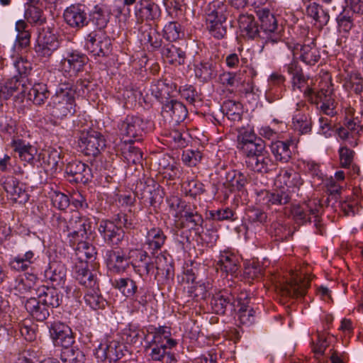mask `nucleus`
<instances>
[{
    "label": "nucleus",
    "instance_id": "obj_1",
    "mask_svg": "<svg viewBox=\"0 0 363 363\" xmlns=\"http://www.w3.org/2000/svg\"><path fill=\"white\" fill-rule=\"evenodd\" d=\"M287 73L291 76L293 89H298L311 103L320 105V110L328 116L335 114L336 102L333 95V89L325 84L318 91L313 87V79L305 75L303 69L296 59L284 65Z\"/></svg>",
    "mask_w": 363,
    "mask_h": 363
},
{
    "label": "nucleus",
    "instance_id": "obj_2",
    "mask_svg": "<svg viewBox=\"0 0 363 363\" xmlns=\"http://www.w3.org/2000/svg\"><path fill=\"white\" fill-rule=\"evenodd\" d=\"M145 352L152 361H163L165 363H175L174 354L169 351L177 345L172 337L171 328L166 325H149L147 328Z\"/></svg>",
    "mask_w": 363,
    "mask_h": 363
},
{
    "label": "nucleus",
    "instance_id": "obj_3",
    "mask_svg": "<svg viewBox=\"0 0 363 363\" xmlns=\"http://www.w3.org/2000/svg\"><path fill=\"white\" fill-rule=\"evenodd\" d=\"M75 94L72 83H60L47 105L48 111L56 118L73 116L76 112Z\"/></svg>",
    "mask_w": 363,
    "mask_h": 363
},
{
    "label": "nucleus",
    "instance_id": "obj_4",
    "mask_svg": "<svg viewBox=\"0 0 363 363\" xmlns=\"http://www.w3.org/2000/svg\"><path fill=\"white\" fill-rule=\"evenodd\" d=\"M77 279L88 289L84 295L86 305L94 310L104 308L107 302L99 292L96 273L87 270L83 264L77 268Z\"/></svg>",
    "mask_w": 363,
    "mask_h": 363
},
{
    "label": "nucleus",
    "instance_id": "obj_5",
    "mask_svg": "<svg viewBox=\"0 0 363 363\" xmlns=\"http://www.w3.org/2000/svg\"><path fill=\"white\" fill-rule=\"evenodd\" d=\"M226 6L220 1H213L206 9V27L210 33L217 39L223 38L227 34Z\"/></svg>",
    "mask_w": 363,
    "mask_h": 363
},
{
    "label": "nucleus",
    "instance_id": "obj_6",
    "mask_svg": "<svg viewBox=\"0 0 363 363\" xmlns=\"http://www.w3.org/2000/svg\"><path fill=\"white\" fill-rule=\"evenodd\" d=\"M323 204L317 199L309 200L300 206H295L291 210L294 219L299 224L313 222L314 225L323 234L320 223V215Z\"/></svg>",
    "mask_w": 363,
    "mask_h": 363
},
{
    "label": "nucleus",
    "instance_id": "obj_7",
    "mask_svg": "<svg viewBox=\"0 0 363 363\" xmlns=\"http://www.w3.org/2000/svg\"><path fill=\"white\" fill-rule=\"evenodd\" d=\"M170 207L177 211L182 228H187L198 233L202 228L203 217L196 210V207L186 203L182 199L175 197L172 199Z\"/></svg>",
    "mask_w": 363,
    "mask_h": 363
},
{
    "label": "nucleus",
    "instance_id": "obj_8",
    "mask_svg": "<svg viewBox=\"0 0 363 363\" xmlns=\"http://www.w3.org/2000/svg\"><path fill=\"white\" fill-rule=\"evenodd\" d=\"M118 128L121 135L136 140H140L143 134L152 130V122L148 120L144 121L136 116H127L118 124Z\"/></svg>",
    "mask_w": 363,
    "mask_h": 363
},
{
    "label": "nucleus",
    "instance_id": "obj_9",
    "mask_svg": "<svg viewBox=\"0 0 363 363\" xmlns=\"http://www.w3.org/2000/svg\"><path fill=\"white\" fill-rule=\"evenodd\" d=\"M59 48L60 42L51 26H47L39 30L35 45V51L38 57L48 60Z\"/></svg>",
    "mask_w": 363,
    "mask_h": 363
},
{
    "label": "nucleus",
    "instance_id": "obj_10",
    "mask_svg": "<svg viewBox=\"0 0 363 363\" xmlns=\"http://www.w3.org/2000/svg\"><path fill=\"white\" fill-rule=\"evenodd\" d=\"M257 14L260 21L259 38L273 43L279 41L281 38V28L278 26L275 16L266 9L258 10Z\"/></svg>",
    "mask_w": 363,
    "mask_h": 363
},
{
    "label": "nucleus",
    "instance_id": "obj_11",
    "mask_svg": "<svg viewBox=\"0 0 363 363\" xmlns=\"http://www.w3.org/2000/svg\"><path fill=\"white\" fill-rule=\"evenodd\" d=\"M78 143L82 152L92 157H96L106 146L102 134L91 129L81 133Z\"/></svg>",
    "mask_w": 363,
    "mask_h": 363
},
{
    "label": "nucleus",
    "instance_id": "obj_12",
    "mask_svg": "<svg viewBox=\"0 0 363 363\" xmlns=\"http://www.w3.org/2000/svg\"><path fill=\"white\" fill-rule=\"evenodd\" d=\"M85 46L93 55L104 57L111 51V40L102 30H94L86 36Z\"/></svg>",
    "mask_w": 363,
    "mask_h": 363
},
{
    "label": "nucleus",
    "instance_id": "obj_13",
    "mask_svg": "<svg viewBox=\"0 0 363 363\" xmlns=\"http://www.w3.org/2000/svg\"><path fill=\"white\" fill-rule=\"evenodd\" d=\"M310 281L309 274L302 272L293 273L290 281L281 287L282 295L291 298L303 296L310 286Z\"/></svg>",
    "mask_w": 363,
    "mask_h": 363
},
{
    "label": "nucleus",
    "instance_id": "obj_14",
    "mask_svg": "<svg viewBox=\"0 0 363 363\" xmlns=\"http://www.w3.org/2000/svg\"><path fill=\"white\" fill-rule=\"evenodd\" d=\"M50 338L56 346H72L74 342V337L72 329L65 323L55 320L47 323Z\"/></svg>",
    "mask_w": 363,
    "mask_h": 363
},
{
    "label": "nucleus",
    "instance_id": "obj_15",
    "mask_svg": "<svg viewBox=\"0 0 363 363\" xmlns=\"http://www.w3.org/2000/svg\"><path fill=\"white\" fill-rule=\"evenodd\" d=\"M65 22L72 28L80 30L89 24L86 6L82 4H73L67 7L63 13Z\"/></svg>",
    "mask_w": 363,
    "mask_h": 363
},
{
    "label": "nucleus",
    "instance_id": "obj_16",
    "mask_svg": "<svg viewBox=\"0 0 363 363\" xmlns=\"http://www.w3.org/2000/svg\"><path fill=\"white\" fill-rule=\"evenodd\" d=\"M288 48L292 52L293 59L297 60L296 57L299 55V59L308 65H314L320 58V52L313 41L304 45L289 43Z\"/></svg>",
    "mask_w": 363,
    "mask_h": 363
},
{
    "label": "nucleus",
    "instance_id": "obj_17",
    "mask_svg": "<svg viewBox=\"0 0 363 363\" xmlns=\"http://www.w3.org/2000/svg\"><path fill=\"white\" fill-rule=\"evenodd\" d=\"M87 60L86 56L78 51L68 52L60 61V69L64 74L75 76L83 69Z\"/></svg>",
    "mask_w": 363,
    "mask_h": 363
},
{
    "label": "nucleus",
    "instance_id": "obj_18",
    "mask_svg": "<svg viewBox=\"0 0 363 363\" xmlns=\"http://www.w3.org/2000/svg\"><path fill=\"white\" fill-rule=\"evenodd\" d=\"M124 346L119 341L107 340L96 349L95 355L101 362H116L123 356Z\"/></svg>",
    "mask_w": 363,
    "mask_h": 363
},
{
    "label": "nucleus",
    "instance_id": "obj_19",
    "mask_svg": "<svg viewBox=\"0 0 363 363\" xmlns=\"http://www.w3.org/2000/svg\"><path fill=\"white\" fill-rule=\"evenodd\" d=\"M210 304L213 313L224 315L236 311L237 299L228 291H219L213 294Z\"/></svg>",
    "mask_w": 363,
    "mask_h": 363
},
{
    "label": "nucleus",
    "instance_id": "obj_20",
    "mask_svg": "<svg viewBox=\"0 0 363 363\" xmlns=\"http://www.w3.org/2000/svg\"><path fill=\"white\" fill-rule=\"evenodd\" d=\"M99 232L108 245H118L123 240L125 232L116 220H102L99 225Z\"/></svg>",
    "mask_w": 363,
    "mask_h": 363
},
{
    "label": "nucleus",
    "instance_id": "obj_21",
    "mask_svg": "<svg viewBox=\"0 0 363 363\" xmlns=\"http://www.w3.org/2000/svg\"><path fill=\"white\" fill-rule=\"evenodd\" d=\"M161 16L160 6L152 0H140L135 8V16L138 23L155 21Z\"/></svg>",
    "mask_w": 363,
    "mask_h": 363
},
{
    "label": "nucleus",
    "instance_id": "obj_22",
    "mask_svg": "<svg viewBox=\"0 0 363 363\" xmlns=\"http://www.w3.org/2000/svg\"><path fill=\"white\" fill-rule=\"evenodd\" d=\"M250 296L247 292H240L237 297L236 320L241 325H251L255 322V311L249 306Z\"/></svg>",
    "mask_w": 363,
    "mask_h": 363
},
{
    "label": "nucleus",
    "instance_id": "obj_23",
    "mask_svg": "<svg viewBox=\"0 0 363 363\" xmlns=\"http://www.w3.org/2000/svg\"><path fill=\"white\" fill-rule=\"evenodd\" d=\"M65 172L71 181L76 183L86 184L92 178L91 168L85 163L79 160H73L67 163Z\"/></svg>",
    "mask_w": 363,
    "mask_h": 363
},
{
    "label": "nucleus",
    "instance_id": "obj_24",
    "mask_svg": "<svg viewBox=\"0 0 363 363\" xmlns=\"http://www.w3.org/2000/svg\"><path fill=\"white\" fill-rule=\"evenodd\" d=\"M3 186L10 199L18 203H25L29 199V195L25 189L24 184L14 177L5 179Z\"/></svg>",
    "mask_w": 363,
    "mask_h": 363
},
{
    "label": "nucleus",
    "instance_id": "obj_25",
    "mask_svg": "<svg viewBox=\"0 0 363 363\" xmlns=\"http://www.w3.org/2000/svg\"><path fill=\"white\" fill-rule=\"evenodd\" d=\"M82 217L78 212L73 213L68 218L60 214H53L51 218V225L60 235L63 234L68 238L69 234L72 233Z\"/></svg>",
    "mask_w": 363,
    "mask_h": 363
},
{
    "label": "nucleus",
    "instance_id": "obj_26",
    "mask_svg": "<svg viewBox=\"0 0 363 363\" xmlns=\"http://www.w3.org/2000/svg\"><path fill=\"white\" fill-rule=\"evenodd\" d=\"M27 89V86L16 76L0 81V98L4 100H8L14 95L23 97Z\"/></svg>",
    "mask_w": 363,
    "mask_h": 363
},
{
    "label": "nucleus",
    "instance_id": "obj_27",
    "mask_svg": "<svg viewBox=\"0 0 363 363\" xmlns=\"http://www.w3.org/2000/svg\"><path fill=\"white\" fill-rule=\"evenodd\" d=\"M245 164L250 171L262 174H268L277 169V163L272 158L268 150L252 158Z\"/></svg>",
    "mask_w": 363,
    "mask_h": 363
},
{
    "label": "nucleus",
    "instance_id": "obj_28",
    "mask_svg": "<svg viewBox=\"0 0 363 363\" xmlns=\"http://www.w3.org/2000/svg\"><path fill=\"white\" fill-rule=\"evenodd\" d=\"M44 277L54 287L64 288L67 279V268L60 262H50L45 269Z\"/></svg>",
    "mask_w": 363,
    "mask_h": 363
},
{
    "label": "nucleus",
    "instance_id": "obj_29",
    "mask_svg": "<svg viewBox=\"0 0 363 363\" xmlns=\"http://www.w3.org/2000/svg\"><path fill=\"white\" fill-rule=\"evenodd\" d=\"M105 258L107 267L114 273H123L129 267L130 260L121 250H107Z\"/></svg>",
    "mask_w": 363,
    "mask_h": 363
},
{
    "label": "nucleus",
    "instance_id": "obj_30",
    "mask_svg": "<svg viewBox=\"0 0 363 363\" xmlns=\"http://www.w3.org/2000/svg\"><path fill=\"white\" fill-rule=\"evenodd\" d=\"M36 294L37 297L35 298L50 310L59 307L62 302V295L54 286L50 287L43 285L37 289Z\"/></svg>",
    "mask_w": 363,
    "mask_h": 363
},
{
    "label": "nucleus",
    "instance_id": "obj_31",
    "mask_svg": "<svg viewBox=\"0 0 363 363\" xmlns=\"http://www.w3.org/2000/svg\"><path fill=\"white\" fill-rule=\"evenodd\" d=\"M240 267V259L237 255L228 251L220 252L216 262L217 270L236 277Z\"/></svg>",
    "mask_w": 363,
    "mask_h": 363
},
{
    "label": "nucleus",
    "instance_id": "obj_32",
    "mask_svg": "<svg viewBox=\"0 0 363 363\" xmlns=\"http://www.w3.org/2000/svg\"><path fill=\"white\" fill-rule=\"evenodd\" d=\"M238 25L242 35L250 39L259 38V28L255 18L251 14L242 13L239 15Z\"/></svg>",
    "mask_w": 363,
    "mask_h": 363
},
{
    "label": "nucleus",
    "instance_id": "obj_33",
    "mask_svg": "<svg viewBox=\"0 0 363 363\" xmlns=\"http://www.w3.org/2000/svg\"><path fill=\"white\" fill-rule=\"evenodd\" d=\"M11 147L15 152L18 153L21 160L27 162H33L34 156L37 153V150L34 146L18 137H13Z\"/></svg>",
    "mask_w": 363,
    "mask_h": 363
},
{
    "label": "nucleus",
    "instance_id": "obj_34",
    "mask_svg": "<svg viewBox=\"0 0 363 363\" xmlns=\"http://www.w3.org/2000/svg\"><path fill=\"white\" fill-rule=\"evenodd\" d=\"M111 11L106 5H96L88 13L89 22H92L97 28V30H102L109 22Z\"/></svg>",
    "mask_w": 363,
    "mask_h": 363
},
{
    "label": "nucleus",
    "instance_id": "obj_35",
    "mask_svg": "<svg viewBox=\"0 0 363 363\" xmlns=\"http://www.w3.org/2000/svg\"><path fill=\"white\" fill-rule=\"evenodd\" d=\"M24 306L28 313L37 321H44L50 316V308L40 303L35 297L27 299Z\"/></svg>",
    "mask_w": 363,
    "mask_h": 363
},
{
    "label": "nucleus",
    "instance_id": "obj_36",
    "mask_svg": "<svg viewBox=\"0 0 363 363\" xmlns=\"http://www.w3.org/2000/svg\"><path fill=\"white\" fill-rule=\"evenodd\" d=\"M38 279L34 274H24L17 277L11 286L16 294H23L30 291L35 286Z\"/></svg>",
    "mask_w": 363,
    "mask_h": 363
},
{
    "label": "nucleus",
    "instance_id": "obj_37",
    "mask_svg": "<svg viewBox=\"0 0 363 363\" xmlns=\"http://www.w3.org/2000/svg\"><path fill=\"white\" fill-rule=\"evenodd\" d=\"M167 236L164 235L162 229L159 228H152L147 233L145 245L147 246V249L152 251V253L154 254L155 252L161 249L164 245Z\"/></svg>",
    "mask_w": 363,
    "mask_h": 363
},
{
    "label": "nucleus",
    "instance_id": "obj_38",
    "mask_svg": "<svg viewBox=\"0 0 363 363\" xmlns=\"http://www.w3.org/2000/svg\"><path fill=\"white\" fill-rule=\"evenodd\" d=\"M163 112L169 114L174 123L182 122L188 114L186 106L177 100H171L167 102L163 106Z\"/></svg>",
    "mask_w": 363,
    "mask_h": 363
},
{
    "label": "nucleus",
    "instance_id": "obj_39",
    "mask_svg": "<svg viewBox=\"0 0 363 363\" xmlns=\"http://www.w3.org/2000/svg\"><path fill=\"white\" fill-rule=\"evenodd\" d=\"M77 247L75 248V253L78 259L80 260L79 264H76L74 272L77 275V268L83 264L86 265V269H88L87 260H92L95 257L96 251L94 247L84 240L77 242Z\"/></svg>",
    "mask_w": 363,
    "mask_h": 363
},
{
    "label": "nucleus",
    "instance_id": "obj_40",
    "mask_svg": "<svg viewBox=\"0 0 363 363\" xmlns=\"http://www.w3.org/2000/svg\"><path fill=\"white\" fill-rule=\"evenodd\" d=\"M194 73L200 82H208L216 76V65L210 60L201 61L194 65Z\"/></svg>",
    "mask_w": 363,
    "mask_h": 363
},
{
    "label": "nucleus",
    "instance_id": "obj_41",
    "mask_svg": "<svg viewBox=\"0 0 363 363\" xmlns=\"http://www.w3.org/2000/svg\"><path fill=\"white\" fill-rule=\"evenodd\" d=\"M64 152L61 147H49L44 155L43 160L47 164L50 170L55 173L61 169L63 162Z\"/></svg>",
    "mask_w": 363,
    "mask_h": 363
},
{
    "label": "nucleus",
    "instance_id": "obj_42",
    "mask_svg": "<svg viewBox=\"0 0 363 363\" xmlns=\"http://www.w3.org/2000/svg\"><path fill=\"white\" fill-rule=\"evenodd\" d=\"M36 259L34 251L28 250L23 255H18L11 258L9 262V266L11 269L17 272L26 271L34 264Z\"/></svg>",
    "mask_w": 363,
    "mask_h": 363
},
{
    "label": "nucleus",
    "instance_id": "obj_43",
    "mask_svg": "<svg viewBox=\"0 0 363 363\" xmlns=\"http://www.w3.org/2000/svg\"><path fill=\"white\" fill-rule=\"evenodd\" d=\"M91 233V221L89 218L83 216L77 225L67 238L71 245H76L77 242L87 238V235Z\"/></svg>",
    "mask_w": 363,
    "mask_h": 363
},
{
    "label": "nucleus",
    "instance_id": "obj_44",
    "mask_svg": "<svg viewBox=\"0 0 363 363\" xmlns=\"http://www.w3.org/2000/svg\"><path fill=\"white\" fill-rule=\"evenodd\" d=\"M140 40L143 44H150L154 49L160 48L162 40L160 34L150 25L145 24L140 28Z\"/></svg>",
    "mask_w": 363,
    "mask_h": 363
},
{
    "label": "nucleus",
    "instance_id": "obj_45",
    "mask_svg": "<svg viewBox=\"0 0 363 363\" xmlns=\"http://www.w3.org/2000/svg\"><path fill=\"white\" fill-rule=\"evenodd\" d=\"M271 152L275 157V162L287 163L292 157L290 149V143L288 141L277 140L272 142L269 146Z\"/></svg>",
    "mask_w": 363,
    "mask_h": 363
},
{
    "label": "nucleus",
    "instance_id": "obj_46",
    "mask_svg": "<svg viewBox=\"0 0 363 363\" xmlns=\"http://www.w3.org/2000/svg\"><path fill=\"white\" fill-rule=\"evenodd\" d=\"M161 54L171 64L179 65L184 64L185 52L171 43L165 45L162 48Z\"/></svg>",
    "mask_w": 363,
    "mask_h": 363
},
{
    "label": "nucleus",
    "instance_id": "obj_47",
    "mask_svg": "<svg viewBox=\"0 0 363 363\" xmlns=\"http://www.w3.org/2000/svg\"><path fill=\"white\" fill-rule=\"evenodd\" d=\"M50 96L48 86L44 83H35L28 90V99L35 105L40 106Z\"/></svg>",
    "mask_w": 363,
    "mask_h": 363
},
{
    "label": "nucleus",
    "instance_id": "obj_48",
    "mask_svg": "<svg viewBox=\"0 0 363 363\" xmlns=\"http://www.w3.org/2000/svg\"><path fill=\"white\" fill-rule=\"evenodd\" d=\"M24 18L32 26H41L47 21L43 9L35 5H29L26 7Z\"/></svg>",
    "mask_w": 363,
    "mask_h": 363
},
{
    "label": "nucleus",
    "instance_id": "obj_49",
    "mask_svg": "<svg viewBox=\"0 0 363 363\" xmlns=\"http://www.w3.org/2000/svg\"><path fill=\"white\" fill-rule=\"evenodd\" d=\"M113 286L126 298H133L138 291L136 282L130 278H119L112 281Z\"/></svg>",
    "mask_w": 363,
    "mask_h": 363
},
{
    "label": "nucleus",
    "instance_id": "obj_50",
    "mask_svg": "<svg viewBox=\"0 0 363 363\" xmlns=\"http://www.w3.org/2000/svg\"><path fill=\"white\" fill-rule=\"evenodd\" d=\"M132 264L140 274H148L154 269L153 261L150 260L147 252L143 250L137 252L135 262Z\"/></svg>",
    "mask_w": 363,
    "mask_h": 363
},
{
    "label": "nucleus",
    "instance_id": "obj_51",
    "mask_svg": "<svg viewBox=\"0 0 363 363\" xmlns=\"http://www.w3.org/2000/svg\"><path fill=\"white\" fill-rule=\"evenodd\" d=\"M245 156V164L252 158L262 154L266 149L265 142L260 138L240 150Z\"/></svg>",
    "mask_w": 363,
    "mask_h": 363
},
{
    "label": "nucleus",
    "instance_id": "obj_52",
    "mask_svg": "<svg viewBox=\"0 0 363 363\" xmlns=\"http://www.w3.org/2000/svg\"><path fill=\"white\" fill-rule=\"evenodd\" d=\"M60 358L63 363H84L86 360L84 352L72 346L62 348Z\"/></svg>",
    "mask_w": 363,
    "mask_h": 363
},
{
    "label": "nucleus",
    "instance_id": "obj_53",
    "mask_svg": "<svg viewBox=\"0 0 363 363\" xmlns=\"http://www.w3.org/2000/svg\"><path fill=\"white\" fill-rule=\"evenodd\" d=\"M225 178L230 191H241L248 182L247 176L238 170L228 172Z\"/></svg>",
    "mask_w": 363,
    "mask_h": 363
},
{
    "label": "nucleus",
    "instance_id": "obj_54",
    "mask_svg": "<svg viewBox=\"0 0 363 363\" xmlns=\"http://www.w3.org/2000/svg\"><path fill=\"white\" fill-rule=\"evenodd\" d=\"M292 127L300 135L308 134L311 131L312 123L307 115L298 113L293 117Z\"/></svg>",
    "mask_w": 363,
    "mask_h": 363
},
{
    "label": "nucleus",
    "instance_id": "obj_55",
    "mask_svg": "<svg viewBox=\"0 0 363 363\" xmlns=\"http://www.w3.org/2000/svg\"><path fill=\"white\" fill-rule=\"evenodd\" d=\"M263 199L267 205H285L290 201L291 197L287 191L279 189L274 192L266 191Z\"/></svg>",
    "mask_w": 363,
    "mask_h": 363
},
{
    "label": "nucleus",
    "instance_id": "obj_56",
    "mask_svg": "<svg viewBox=\"0 0 363 363\" xmlns=\"http://www.w3.org/2000/svg\"><path fill=\"white\" fill-rule=\"evenodd\" d=\"M13 67L18 73L16 75L18 80L23 81V84L26 85L28 81V75L32 69V64L28 60L23 57H16L13 60Z\"/></svg>",
    "mask_w": 363,
    "mask_h": 363
},
{
    "label": "nucleus",
    "instance_id": "obj_57",
    "mask_svg": "<svg viewBox=\"0 0 363 363\" xmlns=\"http://www.w3.org/2000/svg\"><path fill=\"white\" fill-rule=\"evenodd\" d=\"M175 88L176 85L169 83L167 79L158 80L152 85L151 91L157 99H165L171 96L172 91Z\"/></svg>",
    "mask_w": 363,
    "mask_h": 363
},
{
    "label": "nucleus",
    "instance_id": "obj_58",
    "mask_svg": "<svg viewBox=\"0 0 363 363\" xmlns=\"http://www.w3.org/2000/svg\"><path fill=\"white\" fill-rule=\"evenodd\" d=\"M306 13L316 22H318L320 26L326 25L330 18L323 8L315 2H313L307 6Z\"/></svg>",
    "mask_w": 363,
    "mask_h": 363
},
{
    "label": "nucleus",
    "instance_id": "obj_59",
    "mask_svg": "<svg viewBox=\"0 0 363 363\" xmlns=\"http://www.w3.org/2000/svg\"><path fill=\"white\" fill-rule=\"evenodd\" d=\"M223 113L231 121L241 120V104L233 100H227L221 106Z\"/></svg>",
    "mask_w": 363,
    "mask_h": 363
},
{
    "label": "nucleus",
    "instance_id": "obj_60",
    "mask_svg": "<svg viewBox=\"0 0 363 363\" xmlns=\"http://www.w3.org/2000/svg\"><path fill=\"white\" fill-rule=\"evenodd\" d=\"M155 181L152 179H147L145 181H140L135 187V195L138 199L143 201L145 203L146 199H151L152 197H149L151 194V191L154 190ZM153 199L152 198V200Z\"/></svg>",
    "mask_w": 363,
    "mask_h": 363
},
{
    "label": "nucleus",
    "instance_id": "obj_61",
    "mask_svg": "<svg viewBox=\"0 0 363 363\" xmlns=\"http://www.w3.org/2000/svg\"><path fill=\"white\" fill-rule=\"evenodd\" d=\"M114 219L121 228L126 229H135L139 225V219L135 213H118Z\"/></svg>",
    "mask_w": 363,
    "mask_h": 363
},
{
    "label": "nucleus",
    "instance_id": "obj_62",
    "mask_svg": "<svg viewBox=\"0 0 363 363\" xmlns=\"http://www.w3.org/2000/svg\"><path fill=\"white\" fill-rule=\"evenodd\" d=\"M259 138L251 128H243L238 135V147L241 150Z\"/></svg>",
    "mask_w": 363,
    "mask_h": 363
},
{
    "label": "nucleus",
    "instance_id": "obj_63",
    "mask_svg": "<svg viewBox=\"0 0 363 363\" xmlns=\"http://www.w3.org/2000/svg\"><path fill=\"white\" fill-rule=\"evenodd\" d=\"M164 37L169 41H174L179 38L181 26L177 22L168 23L163 29Z\"/></svg>",
    "mask_w": 363,
    "mask_h": 363
},
{
    "label": "nucleus",
    "instance_id": "obj_64",
    "mask_svg": "<svg viewBox=\"0 0 363 363\" xmlns=\"http://www.w3.org/2000/svg\"><path fill=\"white\" fill-rule=\"evenodd\" d=\"M202 155L200 151L196 150H186L183 151L182 155V162L189 166H196L201 160Z\"/></svg>",
    "mask_w": 363,
    "mask_h": 363
}]
</instances>
